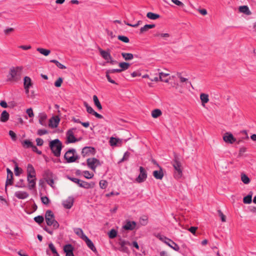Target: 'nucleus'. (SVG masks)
Wrapping results in <instances>:
<instances>
[{
  "label": "nucleus",
  "instance_id": "nucleus-8",
  "mask_svg": "<svg viewBox=\"0 0 256 256\" xmlns=\"http://www.w3.org/2000/svg\"><path fill=\"white\" fill-rule=\"evenodd\" d=\"M86 164L92 170H95L98 166H101L100 161L95 158H88L86 160Z\"/></svg>",
  "mask_w": 256,
  "mask_h": 256
},
{
  "label": "nucleus",
  "instance_id": "nucleus-43",
  "mask_svg": "<svg viewBox=\"0 0 256 256\" xmlns=\"http://www.w3.org/2000/svg\"><path fill=\"white\" fill-rule=\"evenodd\" d=\"M48 247H49L50 249L51 250V251L54 254V256H60L59 254L57 252V250H56L54 246V244L52 243V242L48 244Z\"/></svg>",
  "mask_w": 256,
  "mask_h": 256
},
{
  "label": "nucleus",
  "instance_id": "nucleus-53",
  "mask_svg": "<svg viewBox=\"0 0 256 256\" xmlns=\"http://www.w3.org/2000/svg\"><path fill=\"white\" fill-rule=\"evenodd\" d=\"M63 82V79L62 78H59L55 82H54V86L56 88H59L62 86V84Z\"/></svg>",
  "mask_w": 256,
  "mask_h": 256
},
{
  "label": "nucleus",
  "instance_id": "nucleus-26",
  "mask_svg": "<svg viewBox=\"0 0 256 256\" xmlns=\"http://www.w3.org/2000/svg\"><path fill=\"white\" fill-rule=\"evenodd\" d=\"M238 10L240 12L244 13L248 16L252 14V12L247 6H240L238 8Z\"/></svg>",
  "mask_w": 256,
  "mask_h": 256
},
{
  "label": "nucleus",
  "instance_id": "nucleus-54",
  "mask_svg": "<svg viewBox=\"0 0 256 256\" xmlns=\"http://www.w3.org/2000/svg\"><path fill=\"white\" fill-rule=\"evenodd\" d=\"M124 24L127 25V26H132V27H134V28H136L138 27L140 24L142 23V20H138L136 24H130L128 22H126V21H124Z\"/></svg>",
  "mask_w": 256,
  "mask_h": 256
},
{
  "label": "nucleus",
  "instance_id": "nucleus-22",
  "mask_svg": "<svg viewBox=\"0 0 256 256\" xmlns=\"http://www.w3.org/2000/svg\"><path fill=\"white\" fill-rule=\"evenodd\" d=\"M159 170H154L153 172V176L157 180H162L164 177V172L162 171V168L159 166Z\"/></svg>",
  "mask_w": 256,
  "mask_h": 256
},
{
  "label": "nucleus",
  "instance_id": "nucleus-25",
  "mask_svg": "<svg viewBox=\"0 0 256 256\" xmlns=\"http://www.w3.org/2000/svg\"><path fill=\"white\" fill-rule=\"evenodd\" d=\"M10 114L8 112L4 110L1 114L0 120L2 122H6L8 120Z\"/></svg>",
  "mask_w": 256,
  "mask_h": 256
},
{
  "label": "nucleus",
  "instance_id": "nucleus-59",
  "mask_svg": "<svg viewBox=\"0 0 256 256\" xmlns=\"http://www.w3.org/2000/svg\"><path fill=\"white\" fill-rule=\"evenodd\" d=\"M8 134L12 140H14V141L16 140V135L14 133V132L12 130H10L8 132Z\"/></svg>",
  "mask_w": 256,
  "mask_h": 256
},
{
  "label": "nucleus",
  "instance_id": "nucleus-50",
  "mask_svg": "<svg viewBox=\"0 0 256 256\" xmlns=\"http://www.w3.org/2000/svg\"><path fill=\"white\" fill-rule=\"evenodd\" d=\"M34 220L40 224L44 222V218L42 216H38L34 218Z\"/></svg>",
  "mask_w": 256,
  "mask_h": 256
},
{
  "label": "nucleus",
  "instance_id": "nucleus-60",
  "mask_svg": "<svg viewBox=\"0 0 256 256\" xmlns=\"http://www.w3.org/2000/svg\"><path fill=\"white\" fill-rule=\"evenodd\" d=\"M219 216H220L221 220L222 222H225L226 221V216L220 210H218Z\"/></svg>",
  "mask_w": 256,
  "mask_h": 256
},
{
  "label": "nucleus",
  "instance_id": "nucleus-35",
  "mask_svg": "<svg viewBox=\"0 0 256 256\" xmlns=\"http://www.w3.org/2000/svg\"><path fill=\"white\" fill-rule=\"evenodd\" d=\"M47 116L46 114H42L40 116H39V122L40 124L43 126H46V119Z\"/></svg>",
  "mask_w": 256,
  "mask_h": 256
},
{
  "label": "nucleus",
  "instance_id": "nucleus-38",
  "mask_svg": "<svg viewBox=\"0 0 256 256\" xmlns=\"http://www.w3.org/2000/svg\"><path fill=\"white\" fill-rule=\"evenodd\" d=\"M119 66L122 72L128 70L130 66V64L126 62H122L119 63Z\"/></svg>",
  "mask_w": 256,
  "mask_h": 256
},
{
  "label": "nucleus",
  "instance_id": "nucleus-12",
  "mask_svg": "<svg viewBox=\"0 0 256 256\" xmlns=\"http://www.w3.org/2000/svg\"><path fill=\"white\" fill-rule=\"evenodd\" d=\"M118 244L120 246L119 250L120 252L126 253H128L129 252V250L128 248L126 246L130 245V243L128 241L124 240L120 238V242H118Z\"/></svg>",
  "mask_w": 256,
  "mask_h": 256
},
{
  "label": "nucleus",
  "instance_id": "nucleus-31",
  "mask_svg": "<svg viewBox=\"0 0 256 256\" xmlns=\"http://www.w3.org/2000/svg\"><path fill=\"white\" fill-rule=\"evenodd\" d=\"M169 75L168 74H166L164 72H160L159 73V78L160 80L162 82H168V79L166 78Z\"/></svg>",
  "mask_w": 256,
  "mask_h": 256
},
{
  "label": "nucleus",
  "instance_id": "nucleus-19",
  "mask_svg": "<svg viewBox=\"0 0 256 256\" xmlns=\"http://www.w3.org/2000/svg\"><path fill=\"white\" fill-rule=\"evenodd\" d=\"M136 225V223L134 221L126 220V224L122 226V228L125 230H134Z\"/></svg>",
  "mask_w": 256,
  "mask_h": 256
},
{
  "label": "nucleus",
  "instance_id": "nucleus-24",
  "mask_svg": "<svg viewBox=\"0 0 256 256\" xmlns=\"http://www.w3.org/2000/svg\"><path fill=\"white\" fill-rule=\"evenodd\" d=\"M156 26L154 24H146L144 25L143 27H142L140 28V34H142L144 32L148 30L150 28H153Z\"/></svg>",
  "mask_w": 256,
  "mask_h": 256
},
{
  "label": "nucleus",
  "instance_id": "nucleus-39",
  "mask_svg": "<svg viewBox=\"0 0 256 256\" xmlns=\"http://www.w3.org/2000/svg\"><path fill=\"white\" fill-rule=\"evenodd\" d=\"M22 146L26 148H32V146H34L32 142H31L30 140H25L22 143Z\"/></svg>",
  "mask_w": 256,
  "mask_h": 256
},
{
  "label": "nucleus",
  "instance_id": "nucleus-6",
  "mask_svg": "<svg viewBox=\"0 0 256 256\" xmlns=\"http://www.w3.org/2000/svg\"><path fill=\"white\" fill-rule=\"evenodd\" d=\"M156 237L162 242H164L170 248H172L174 250L179 252L180 247L179 246L174 242L173 240H171L170 238L161 235L160 234H158Z\"/></svg>",
  "mask_w": 256,
  "mask_h": 256
},
{
  "label": "nucleus",
  "instance_id": "nucleus-61",
  "mask_svg": "<svg viewBox=\"0 0 256 256\" xmlns=\"http://www.w3.org/2000/svg\"><path fill=\"white\" fill-rule=\"evenodd\" d=\"M48 131L44 129H40L37 132V134L39 136H42L45 134H47Z\"/></svg>",
  "mask_w": 256,
  "mask_h": 256
},
{
  "label": "nucleus",
  "instance_id": "nucleus-21",
  "mask_svg": "<svg viewBox=\"0 0 256 256\" xmlns=\"http://www.w3.org/2000/svg\"><path fill=\"white\" fill-rule=\"evenodd\" d=\"M14 196L20 200H24L28 198L29 194L26 192L17 191L14 193Z\"/></svg>",
  "mask_w": 256,
  "mask_h": 256
},
{
  "label": "nucleus",
  "instance_id": "nucleus-46",
  "mask_svg": "<svg viewBox=\"0 0 256 256\" xmlns=\"http://www.w3.org/2000/svg\"><path fill=\"white\" fill-rule=\"evenodd\" d=\"M84 106L86 109V111L88 113L92 114L95 112L94 109L88 105V104L86 102H84Z\"/></svg>",
  "mask_w": 256,
  "mask_h": 256
},
{
  "label": "nucleus",
  "instance_id": "nucleus-44",
  "mask_svg": "<svg viewBox=\"0 0 256 256\" xmlns=\"http://www.w3.org/2000/svg\"><path fill=\"white\" fill-rule=\"evenodd\" d=\"M50 62L54 64L58 68L60 69H66V66L64 64L60 63L58 61L56 60H50Z\"/></svg>",
  "mask_w": 256,
  "mask_h": 256
},
{
  "label": "nucleus",
  "instance_id": "nucleus-15",
  "mask_svg": "<svg viewBox=\"0 0 256 256\" xmlns=\"http://www.w3.org/2000/svg\"><path fill=\"white\" fill-rule=\"evenodd\" d=\"M224 140L228 144H232L236 141V139L230 132H226L223 136Z\"/></svg>",
  "mask_w": 256,
  "mask_h": 256
},
{
  "label": "nucleus",
  "instance_id": "nucleus-10",
  "mask_svg": "<svg viewBox=\"0 0 256 256\" xmlns=\"http://www.w3.org/2000/svg\"><path fill=\"white\" fill-rule=\"evenodd\" d=\"M76 128L70 129L66 132V143H74L78 140V139L74 136V130H76Z\"/></svg>",
  "mask_w": 256,
  "mask_h": 256
},
{
  "label": "nucleus",
  "instance_id": "nucleus-14",
  "mask_svg": "<svg viewBox=\"0 0 256 256\" xmlns=\"http://www.w3.org/2000/svg\"><path fill=\"white\" fill-rule=\"evenodd\" d=\"M32 86V82L31 78L28 76H26L24 78V87L26 91V93H29L30 88Z\"/></svg>",
  "mask_w": 256,
  "mask_h": 256
},
{
  "label": "nucleus",
  "instance_id": "nucleus-4",
  "mask_svg": "<svg viewBox=\"0 0 256 256\" xmlns=\"http://www.w3.org/2000/svg\"><path fill=\"white\" fill-rule=\"evenodd\" d=\"M49 146L54 156H60L62 145L58 139L51 140L49 143Z\"/></svg>",
  "mask_w": 256,
  "mask_h": 256
},
{
  "label": "nucleus",
  "instance_id": "nucleus-41",
  "mask_svg": "<svg viewBox=\"0 0 256 256\" xmlns=\"http://www.w3.org/2000/svg\"><path fill=\"white\" fill-rule=\"evenodd\" d=\"M241 180L244 184H248L250 181V178L244 173L241 174Z\"/></svg>",
  "mask_w": 256,
  "mask_h": 256
},
{
  "label": "nucleus",
  "instance_id": "nucleus-7",
  "mask_svg": "<svg viewBox=\"0 0 256 256\" xmlns=\"http://www.w3.org/2000/svg\"><path fill=\"white\" fill-rule=\"evenodd\" d=\"M68 178L72 182L77 184L80 187L86 189L93 188L95 184L94 182H92L90 183H88L86 182L80 180L77 178H72L70 176H68Z\"/></svg>",
  "mask_w": 256,
  "mask_h": 256
},
{
  "label": "nucleus",
  "instance_id": "nucleus-36",
  "mask_svg": "<svg viewBox=\"0 0 256 256\" xmlns=\"http://www.w3.org/2000/svg\"><path fill=\"white\" fill-rule=\"evenodd\" d=\"M36 50L41 54L44 55V56H48L50 53V50H47L40 48H38L36 49Z\"/></svg>",
  "mask_w": 256,
  "mask_h": 256
},
{
  "label": "nucleus",
  "instance_id": "nucleus-20",
  "mask_svg": "<svg viewBox=\"0 0 256 256\" xmlns=\"http://www.w3.org/2000/svg\"><path fill=\"white\" fill-rule=\"evenodd\" d=\"M46 221L48 226H53L54 229V230L58 229L60 226L58 222L55 220L54 218H52L50 219L49 218H46Z\"/></svg>",
  "mask_w": 256,
  "mask_h": 256
},
{
  "label": "nucleus",
  "instance_id": "nucleus-57",
  "mask_svg": "<svg viewBox=\"0 0 256 256\" xmlns=\"http://www.w3.org/2000/svg\"><path fill=\"white\" fill-rule=\"evenodd\" d=\"M41 200L42 203L46 205H48L50 203V200L46 196L41 197Z\"/></svg>",
  "mask_w": 256,
  "mask_h": 256
},
{
  "label": "nucleus",
  "instance_id": "nucleus-34",
  "mask_svg": "<svg viewBox=\"0 0 256 256\" xmlns=\"http://www.w3.org/2000/svg\"><path fill=\"white\" fill-rule=\"evenodd\" d=\"M93 100L94 104V105L98 108L99 110H101L102 109V106L100 102L99 101L98 96L96 95H94L93 96Z\"/></svg>",
  "mask_w": 256,
  "mask_h": 256
},
{
  "label": "nucleus",
  "instance_id": "nucleus-48",
  "mask_svg": "<svg viewBox=\"0 0 256 256\" xmlns=\"http://www.w3.org/2000/svg\"><path fill=\"white\" fill-rule=\"evenodd\" d=\"M108 236L110 238H115L117 236V231L114 229H112L108 232Z\"/></svg>",
  "mask_w": 256,
  "mask_h": 256
},
{
  "label": "nucleus",
  "instance_id": "nucleus-30",
  "mask_svg": "<svg viewBox=\"0 0 256 256\" xmlns=\"http://www.w3.org/2000/svg\"><path fill=\"white\" fill-rule=\"evenodd\" d=\"M252 192H250L248 196H244L243 198L244 203L246 204H250L252 201Z\"/></svg>",
  "mask_w": 256,
  "mask_h": 256
},
{
  "label": "nucleus",
  "instance_id": "nucleus-9",
  "mask_svg": "<svg viewBox=\"0 0 256 256\" xmlns=\"http://www.w3.org/2000/svg\"><path fill=\"white\" fill-rule=\"evenodd\" d=\"M7 176L5 184V192H7V186H12L14 183V176L12 172L9 168H6Z\"/></svg>",
  "mask_w": 256,
  "mask_h": 256
},
{
  "label": "nucleus",
  "instance_id": "nucleus-55",
  "mask_svg": "<svg viewBox=\"0 0 256 256\" xmlns=\"http://www.w3.org/2000/svg\"><path fill=\"white\" fill-rule=\"evenodd\" d=\"M84 176L88 179L92 178L94 176L92 174H90L88 170L84 171Z\"/></svg>",
  "mask_w": 256,
  "mask_h": 256
},
{
  "label": "nucleus",
  "instance_id": "nucleus-52",
  "mask_svg": "<svg viewBox=\"0 0 256 256\" xmlns=\"http://www.w3.org/2000/svg\"><path fill=\"white\" fill-rule=\"evenodd\" d=\"M100 186L102 189H105L108 186V182L106 180H101L99 182Z\"/></svg>",
  "mask_w": 256,
  "mask_h": 256
},
{
  "label": "nucleus",
  "instance_id": "nucleus-49",
  "mask_svg": "<svg viewBox=\"0 0 256 256\" xmlns=\"http://www.w3.org/2000/svg\"><path fill=\"white\" fill-rule=\"evenodd\" d=\"M118 40L124 42L128 43L130 42V40L128 37L124 36L119 35L118 36Z\"/></svg>",
  "mask_w": 256,
  "mask_h": 256
},
{
  "label": "nucleus",
  "instance_id": "nucleus-45",
  "mask_svg": "<svg viewBox=\"0 0 256 256\" xmlns=\"http://www.w3.org/2000/svg\"><path fill=\"white\" fill-rule=\"evenodd\" d=\"M88 246L94 252H96V248H95L93 242H92V241L90 240L88 242H86Z\"/></svg>",
  "mask_w": 256,
  "mask_h": 256
},
{
  "label": "nucleus",
  "instance_id": "nucleus-18",
  "mask_svg": "<svg viewBox=\"0 0 256 256\" xmlns=\"http://www.w3.org/2000/svg\"><path fill=\"white\" fill-rule=\"evenodd\" d=\"M60 121V118L58 116H52L49 120V126L52 128H56Z\"/></svg>",
  "mask_w": 256,
  "mask_h": 256
},
{
  "label": "nucleus",
  "instance_id": "nucleus-42",
  "mask_svg": "<svg viewBox=\"0 0 256 256\" xmlns=\"http://www.w3.org/2000/svg\"><path fill=\"white\" fill-rule=\"evenodd\" d=\"M15 186L18 188H24L26 187V185L24 182V180L23 179H20L18 182L15 184Z\"/></svg>",
  "mask_w": 256,
  "mask_h": 256
},
{
  "label": "nucleus",
  "instance_id": "nucleus-16",
  "mask_svg": "<svg viewBox=\"0 0 256 256\" xmlns=\"http://www.w3.org/2000/svg\"><path fill=\"white\" fill-rule=\"evenodd\" d=\"M98 50L100 52V56L104 59L107 61V62H109V60H111V56L110 54V50H104L102 49L100 47H98Z\"/></svg>",
  "mask_w": 256,
  "mask_h": 256
},
{
  "label": "nucleus",
  "instance_id": "nucleus-33",
  "mask_svg": "<svg viewBox=\"0 0 256 256\" xmlns=\"http://www.w3.org/2000/svg\"><path fill=\"white\" fill-rule=\"evenodd\" d=\"M146 16L150 20H156L160 18V15L152 12H148L146 14Z\"/></svg>",
  "mask_w": 256,
  "mask_h": 256
},
{
  "label": "nucleus",
  "instance_id": "nucleus-17",
  "mask_svg": "<svg viewBox=\"0 0 256 256\" xmlns=\"http://www.w3.org/2000/svg\"><path fill=\"white\" fill-rule=\"evenodd\" d=\"M74 248L71 244H66L64 246V251L66 253V256H74Z\"/></svg>",
  "mask_w": 256,
  "mask_h": 256
},
{
  "label": "nucleus",
  "instance_id": "nucleus-32",
  "mask_svg": "<svg viewBox=\"0 0 256 256\" xmlns=\"http://www.w3.org/2000/svg\"><path fill=\"white\" fill-rule=\"evenodd\" d=\"M12 162L15 164L14 174L16 176H19L22 173V170L18 166V164L14 160Z\"/></svg>",
  "mask_w": 256,
  "mask_h": 256
},
{
  "label": "nucleus",
  "instance_id": "nucleus-13",
  "mask_svg": "<svg viewBox=\"0 0 256 256\" xmlns=\"http://www.w3.org/2000/svg\"><path fill=\"white\" fill-rule=\"evenodd\" d=\"M96 154V149L92 146H85L82 151V154L84 157L90 154L94 155Z\"/></svg>",
  "mask_w": 256,
  "mask_h": 256
},
{
  "label": "nucleus",
  "instance_id": "nucleus-3",
  "mask_svg": "<svg viewBox=\"0 0 256 256\" xmlns=\"http://www.w3.org/2000/svg\"><path fill=\"white\" fill-rule=\"evenodd\" d=\"M174 169V176L176 179L181 178L182 176V168L178 156L174 154V158L172 162Z\"/></svg>",
  "mask_w": 256,
  "mask_h": 256
},
{
  "label": "nucleus",
  "instance_id": "nucleus-1",
  "mask_svg": "<svg viewBox=\"0 0 256 256\" xmlns=\"http://www.w3.org/2000/svg\"><path fill=\"white\" fill-rule=\"evenodd\" d=\"M27 181L28 183V188L32 190L36 188V172L32 164H28L26 168Z\"/></svg>",
  "mask_w": 256,
  "mask_h": 256
},
{
  "label": "nucleus",
  "instance_id": "nucleus-23",
  "mask_svg": "<svg viewBox=\"0 0 256 256\" xmlns=\"http://www.w3.org/2000/svg\"><path fill=\"white\" fill-rule=\"evenodd\" d=\"M73 202L74 198H72L69 197L64 202L63 205L65 208L70 209L72 207Z\"/></svg>",
  "mask_w": 256,
  "mask_h": 256
},
{
  "label": "nucleus",
  "instance_id": "nucleus-47",
  "mask_svg": "<svg viewBox=\"0 0 256 256\" xmlns=\"http://www.w3.org/2000/svg\"><path fill=\"white\" fill-rule=\"evenodd\" d=\"M46 218H54V213L51 210H47L45 214V219L46 220Z\"/></svg>",
  "mask_w": 256,
  "mask_h": 256
},
{
  "label": "nucleus",
  "instance_id": "nucleus-28",
  "mask_svg": "<svg viewBox=\"0 0 256 256\" xmlns=\"http://www.w3.org/2000/svg\"><path fill=\"white\" fill-rule=\"evenodd\" d=\"M154 36L155 38L162 37L165 40H168V38L170 36V34L168 33H160L156 32L154 34Z\"/></svg>",
  "mask_w": 256,
  "mask_h": 256
},
{
  "label": "nucleus",
  "instance_id": "nucleus-29",
  "mask_svg": "<svg viewBox=\"0 0 256 256\" xmlns=\"http://www.w3.org/2000/svg\"><path fill=\"white\" fill-rule=\"evenodd\" d=\"M200 98L202 106H204V104L209 101L208 95L204 93L200 94Z\"/></svg>",
  "mask_w": 256,
  "mask_h": 256
},
{
  "label": "nucleus",
  "instance_id": "nucleus-51",
  "mask_svg": "<svg viewBox=\"0 0 256 256\" xmlns=\"http://www.w3.org/2000/svg\"><path fill=\"white\" fill-rule=\"evenodd\" d=\"M106 76L107 78V80L113 84H116V82L114 80L112 79V78H115L114 76H110V74H111L110 73H108L107 74V71H106Z\"/></svg>",
  "mask_w": 256,
  "mask_h": 256
},
{
  "label": "nucleus",
  "instance_id": "nucleus-56",
  "mask_svg": "<svg viewBox=\"0 0 256 256\" xmlns=\"http://www.w3.org/2000/svg\"><path fill=\"white\" fill-rule=\"evenodd\" d=\"M118 140L116 138H113V137L111 138H110V146H116L118 142Z\"/></svg>",
  "mask_w": 256,
  "mask_h": 256
},
{
  "label": "nucleus",
  "instance_id": "nucleus-37",
  "mask_svg": "<svg viewBox=\"0 0 256 256\" xmlns=\"http://www.w3.org/2000/svg\"><path fill=\"white\" fill-rule=\"evenodd\" d=\"M122 56L126 60H130L134 58V54L131 53L122 52Z\"/></svg>",
  "mask_w": 256,
  "mask_h": 256
},
{
  "label": "nucleus",
  "instance_id": "nucleus-2",
  "mask_svg": "<svg viewBox=\"0 0 256 256\" xmlns=\"http://www.w3.org/2000/svg\"><path fill=\"white\" fill-rule=\"evenodd\" d=\"M22 69V66L11 68L7 76V81L10 82H18L21 79Z\"/></svg>",
  "mask_w": 256,
  "mask_h": 256
},
{
  "label": "nucleus",
  "instance_id": "nucleus-64",
  "mask_svg": "<svg viewBox=\"0 0 256 256\" xmlns=\"http://www.w3.org/2000/svg\"><path fill=\"white\" fill-rule=\"evenodd\" d=\"M172 2L175 4L180 6L182 7L184 6V4L179 0H172Z\"/></svg>",
  "mask_w": 256,
  "mask_h": 256
},
{
  "label": "nucleus",
  "instance_id": "nucleus-62",
  "mask_svg": "<svg viewBox=\"0 0 256 256\" xmlns=\"http://www.w3.org/2000/svg\"><path fill=\"white\" fill-rule=\"evenodd\" d=\"M74 232L78 236H80L82 234L83 231L82 228H76L74 229Z\"/></svg>",
  "mask_w": 256,
  "mask_h": 256
},
{
  "label": "nucleus",
  "instance_id": "nucleus-11",
  "mask_svg": "<svg viewBox=\"0 0 256 256\" xmlns=\"http://www.w3.org/2000/svg\"><path fill=\"white\" fill-rule=\"evenodd\" d=\"M140 174L136 178V180L138 183H141L145 181L147 178V172L146 170L142 167H140Z\"/></svg>",
  "mask_w": 256,
  "mask_h": 256
},
{
  "label": "nucleus",
  "instance_id": "nucleus-27",
  "mask_svg": "<svg viewBox=\"0 0 256 256\" xmlns=\"http://www.w3.org/2000/svg\"><path fill=\"white\" fill-rule=\"evenodd\" d=\"M42 176L45 180H46L53 178V174L50 170H46L44 172Z\"/></svg>",
  "mask_w": 256,
  "mask_h": 256
},
{
  "label": "nucleus",
  "instance_id": "nucleus-58",
  "mask_svg": "<svg viewBox=\"0 0 256 256\" xmlns=\"http://www.w3.org/2000/svg\"><path fill=\"white\" fill-rule=\"evenodd\" d=\"M122 72V70H120V68L110 69V70H107V74L108 73H110L112 74H114L115 72Z\"/></svg>",
  "mask_w": 256,
  "mask_h": 256
},
{
  "label": "nucleus",
  "instance_id": "nucleus-40",
  "mask_svg": "<svg viewBox=\"0 0 256 256\" xmlns=\"http://www.w3.org/2000/svg\"><path fill=\"white\" fill-rule=\"evenodd\" d=\"M162 114V111L160 109H155L152 112V116L154 118H157Z\"/></svg>",
  "mask_w": 256,
  "mask_h": 256
},
{
  "label": "nucleus",
  "instance_id": "nucleus-63",
  "mask_svg": "<svg viewBox=\"0 0 256 256\" xmlns=\"http://www.w3.org/2000/svg\"><path fill=\"white\" fill-rule=\"evenodd\" d=\"M36 141L38 146H42L43 145L44 140L41 138H36Z\"/></svg>",
  "mask_w": 256,
  "mask_h": 256
},
{
  "label": "nucleus",
  "instance_id": "nucleus-5",
  "mask_svg": "<svg viewBox=\"0 0 256 256\" xmlns=\"http://www.w3.org/2000/svg\"><path fill=\"white\" fill-rule=\"evenodd\" d=\"M64 158L66 162L72 163L75 162L80 158L79 156L76 154V150L74 148H70L64 154Z\"/></svg>",
  "mask_w": 256,
  "mask_h": 256
}]
</instances>
